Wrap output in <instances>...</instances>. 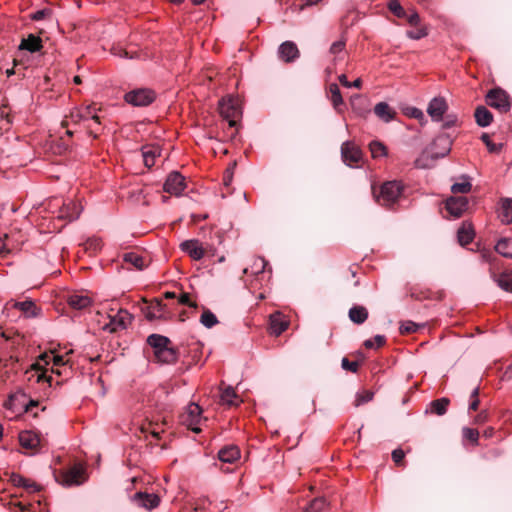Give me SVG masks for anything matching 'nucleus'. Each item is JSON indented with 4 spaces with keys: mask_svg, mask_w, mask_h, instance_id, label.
Masks as SVG:
<instances>
[{
    "mask_svg": "<svg viewBox=\"0 0 512 512\" xmlns=\"http://www.w3.org/2000/svg\"><path fill=\"white\" fill-rule=\"evenodd\" d=\"M70 353H72V350L66 355H56L53 352L44 353L39 356L36 363L31 365L28 373H31L32 377H36L37 382L46 381L51 386L52 376L46 375L47 369L44 366L51 365V372L58 376L67 375V372L71 369L70 359L67 357Z\"/></svg>",
    "mask_w": 512,
    "mask_h": 512,
    "instance_id": "nucleus-1",
    "label": "nucleus"
},
{
    "mask_svg": "<svg viewBox=\"0 0 512 512\" xmlns=\"http://www.w3.org/2000/svg\"><path fill=\"white\" fill-rule=\"evenodd\" d=\"M219 112L222 118L228 122V125L231 128L237 125V120L242 113L238 99L231 96L222 98L220 100Z\"/></svg>",
    "mask_w": 512,
    "mask_h": 512,
    "instance_id": "nucleus-2",
    "label": "nucleus"
},
{
    "mask_svg": "<svg viewBox=\"0 0 512 512\" xmlns=\"http://www.w3.org/2000/svg\"><path fill=\"white\" fill-rule=\"evenodd\" d=\"M403 186L398 181L385 182L380 189V193L375 195L376 201L382 206H391L400 197Z\"/></svg>",
    "mask_w": 512,
    "mask_h": 512,
    "instance_id": "nucleus-3",
    "label": "nucleus"
},
{
    "mask_svg": "<svg viewBox=\"0 0 512 512\" xmlns=\"http://www.w3.org/2000/svg\"><path fill=\"white\" fill-rule=\"evenodd\" d=\"M57 479L65 486L80 485L86 480L85 468L82 464H75L71 468L62 471Z\"/></svg>",
    "mask_w": 512,
    "mask_h": 512,
    "instance_id": "nucleus-4",
    "label": "nucleus"
},
{
    "mask_svg": "<svg viewBox=\"0 0 512 512\" xmlns=\"http://www.w3.org/2000/svg\"><path fill=\"white\" fill-rule=\"evenodd\" d=\"M202 409L196 403H190L186 411L181 415V422L187 428L191 429L195 433H199L201 428L199 427L202 421Z\"/></svg>",
    "mask_w": 512,
    "mask_h": 512,
    "instance_id": "nucleus-5",
    "label": "nucleus"
},
{
    "mask_svg": "<svg viewBox=\"0 0 512 512\" xmlns=\"http://www.w3.org/2000/svg\"><path fill=\"white\" fill-rule=\"evenodd\" d=\"M89 119L100 124V117L98 116L97 109L94 105H87L82 108L73 109L70 112V115L63 121V125H68L69 121L73 123H80Z\"/></svg>",
    "mask_w": 512,
    "mask_h": 512,
    "instance_id": "nucleus-6",
    "label": "nucleus"
},
{
    "mask_svg": "<svg viewBox=\"0 0 512 512\" xmlns=\"http://www.w3.org/2000/svg\"><path fill=\"white\" fill-rule=\"evenodd\" d=\"M155 93L151 89L139 88L125 94L124 99L128 104L136 107L148 106L155 100Z\"/></svg>",
    "mask_w": 512,
    "mask_h": 512,
    "instance_id": "nucleus-7",
    "label": "nucleus"
},
{
    "mask_svg": "<svg viewBox=\"0 0 512 512\" xmlns=\"http://www.w3.org/2000/svg\"><path fill=\"white\" fill-rule=\"evenodd\" d=\"M486 103L502 113L509 111L511 107L509 95L500 88H494L487 93Z\"/></svg>",
    "mask_w": 512,
    "mask_h": 512,
    "instance_id": "nucleus-8",
    "label": "nucleus"
},
{
    "mask_svg": "<svg viewBox=\"0 0 512 512\" xmlns=\"http://www.w3.org/2000/svg\"><path fill=\"white\" fill-rule=\"evenodd\" d=\"M452 140L449 135L441 134L437 136L431 144L428 153L432 159L445 157L451 150Z\"/></svg>",
    "mask_w": 512,
    "mask_h": 512,
    "instance_id": "nucleus-9",
    "label": "nucleus"
},
{
    "mask_svg": "<svg viewBox=\"0 0 512 512\" xmlns=\"http://www.w3.org/2000/svg\"><path fill=\"white\" fill-rule=\"evenodd\" d=\"M341 157L346 165L353 167L362 160V151L354 142L345 141L341 145Z\"/></svg>",
    "mask_w": 512,
    "mask_h": 512,
    "instance_id": "nucleus-10",
    "label": "nucleus"
},
{
    "mask_svg": "<svg viewBox=\"0 0 512 512\" xmlns=\"http://www.w3.org/2000/svg\"><path fill=\"white\" fill-rule=\"evenodd\" d=\"M185 188V178L179 172H171L163 186L165 192L174 196H180Z\"/></svg>",
    "mask_w": 512,
    "mask_h": 512,
    "instance_id": "nucleus-11",
    "label": "nucleus"
},
{
    "mask_svg": "<svg viewBox=\"0 0 512 512\" xmlns=\"http://www.w3.org/2000/svg\"><path fill=\"white\" fill-rule=\"evenodd\" d=\"M109 323L105 324L104 329L109 332H116L125 329L131 323L132 316L127 310L120 309L115 315L109 316Z\"/></svg>",
    "mask_w": 512,
    "mask_h": 512,
    "instance_id": "nucleus-12",
    "label": "nucleus"
},
{
    "mask_svg": "<svg viewBox=\"0 0 512 512\" xmlns=\"http://www.w3.org/2000/svg\"><path fill=\"white\" fill-rule=\"evenodd\" d=\"M448 110V104L443 97H434L428 104L427 113L435 122L443 120L444 114Z\"/></svg>",
    "mask_w": 512,
    "mask_h": 512,
    "instance_id": "nucleus-13",
    "label": "nucleus"
},
{
    "mask_svg": "<svg viewBox=\"0 0 512 512\" xmlns=\"http://www.w3.org/2000/svg\"><path fill=\"white\" fill-rule=\"evenodd\" d=\"M181 250L189 255L193 260H201L205 253L206 248L197 239L185 240L180 244Z\"/></svg>",
    "mask_w": 512,
    "mask_h": 512,
    "instance_id": "nucleus-14",
    "label": "nucleus"
},
{
    "mask_svg": "<svg viewBox=\"0 0 512 512\" xmlns=\"http://www.w3.org/2000/svg\"><path fill=\"white\" fill-rule=\"evenodd\" d=\"M131 500L136 506L143 507L147 510L157 507L160 503V499L156 494L146 492L135 493Z\"/></svg>",
    "mask_w": 512,
    "mask_h": 512,
    "instance_id": "nucleus-15",
    "label": "nucleus"
},
{
    "mask_svg": "<svg viewBox=\"0 0 512 512\" xmlns=\"http://www.w3.org/2000/svg\"><path fill=\"white\" fill-rule=\"evenodd\" d=\"M468 207V200L464 196H453L447 199L446 209L454 217H460Z\"/></svg>",
    "mask_w": 512,
    "mask_h": 512,
    "instance_id": "nucleus-16",
    "label": "nucleus"
},
{
    "mask_svg": "<svg viewBox=\"0 0 512 512\" xmlns=\"http://www.w3.org/2000/svg\"><path fill=\"white\" fill-rule=\"evenodd\" d=\"M278 56L282 61L290 63L299 58L300 52L294 42L285 41L278 48Z\"/></svg>",
    "mask_w": 512,
    "mask_h": 512,
    "instance_id": "nucleus-17",
    "label": "nucleus"
},
{
    "mask_svg": "<svg viewBox=\"0 0 512 512\" xmlns=\"http://www.w3.org/2000/svg\"><path fill=\"white\" fill-rule=\"evenodd\" d=\"M82 211V207L80 204L69 201L64 203L58 212L59 219H65L67 221L76 220Z\"/></svg>",
    "mask_w": 512,
    "mask_h": 512,
    "instance_id": "nucleus-18",
    "label": "nucleus"
},
{
    "mask_svg": "<svg viewBox=\"0 0 512 512\" xmlns=\"http://www.w3.org/2000/svg\"><path fill=\"white\" fill-rule=\"evenodd\" d=\"M20 310L26 317H36L40 314V309L35 305L32 300L25 301H10L7 306Z\"/></svg>",
    "mask_w": 512,
    "mask_h": 512,
    "instance_id": "nucleus-19",
    "label": "nucleus"
},
{
    "mask_svg": "<svg viewBox=\"0 0 512 512\" xmlns=\"http://www.w3.org/2000/svg\"><path fill=\"white\" fill-rule=\"evenodd\" d=\"M267 264L268 263L264 258L256 257L253 259L250 267L245 268L243 272L246 275L255 276L256 280H258L260 276H261V278L264 277Z\"/></svg>",
    "mask_w": 512,
    "mask_h": 512,
    "instance_id": "nucleus-20",
    "label": "nucleus"
},
{
    "mask_svg": "<svg viewBox=\"0 0 512 512\" xmlns=\"http://www.w3.org/2000/svg\"><path fill=\"white\" fill-rule=\"evenodd\" d=\"M19 442L23 448L35 450L40 445V438L33 431H22L19 434Z\"/></svg>",
    "mask_w": 512,
    "mask_h": 512,
    "instance_id": "nucleus-21",
    "label": "nucleus"
},
{
    "mask_svg": "<svg viewBox=\"0 0 512 512\" xmlns=\"http://www.w3.org/2000/svg\"><path fill=\"white\" fill-rule=\"evenodd\" d=\"M374 113L379 119L386 123L392 121L396 115L395 110L386 102L377 103L374 107Z\"/></svg>",
    "mask_w": 512,
    "mask_h": 512,
    "instance_id": "nucleus-22",
    "label": "nucleus"
},
{
    "mask_svg": "<svg viewBox=\"0 0 512 512\" xmlns=\"http://www.w3.org/2000/svg\"><path fill=\"white\" fill-rule=\"evenodd\" d=\"M218 458L222 462L233 463L240 458V450L234 445L224 447L219 451Z\"/></svg>",
    "mask_w": 512,
    "mask_h": 512,
    "instance_id": "nucleus-23",
    "label": "nucleus"
},
{
    "mask_svg": "<svg viewBox=\"0 0 512 512\" xmlns=\"http://www.w3.org/2000/svg\"><path fill=\"white\" fill-rule=\"evenodd\" d=\"M220 402L227 406H237L240 403V400L234 388L227 386L225 388H221Z\"/></svg>",
    "mask_w": 512,
    "mask_h": 512,
    "instance_id": "nucleus-24",
    "label": "nucleus"
},
{
    "mask_svg": "<svg viewBox=\"0 0 512 512\" xmlns=\"http://www.w3.org/2000/svg\"><path fill=\"white\" fill-rule=\"evenodd\" d=\"M288 327V322L281 313H275L270 316V329L275 335H280Z\"/></svg>",
    "mask_w": 512,
    "mask_h": 512,
    "instance_id": "nucleus-25",
    "label": "nucleus"
},
{
    "mask_svg": "<svg viewBox=\"0 0 512 512\" xmlns=\"http://www.w3.org/2000/svg\"><path fill=\"white\" fill-rule=\"evenodd\" d=\"M42 48V41L40 37L30 34L27 38L22 39L19 49L27 50L31 53L37 52Z\"/></svg>",
    "mask_w": 512,
    "mask_h": 512,
    "instance_id": "nucleus-26",
    "label": "nucleus"
},
{
    "mask_svg": "<svg viewBox=\"0 0 512 512\" xmlns=\"http://www.w3.org/2000/svg\"><path fill=\"white\" fill-rule=\"evenodd\" d=\"M67 302L72 308L81 310L89 307L92 301L88 295L75 293L68 296Z\"/></svg>",
    "mask_w": 512,
    "mask_h": 512,
    "instance_id": "nucleus-27",
    "label": "nucleus"
},
{
    "mask_svg": "<svg viewBox=\"0 0 512 512\" xmlns=\"http://www.w3.org/2000/svg\"><path fill=\"white\" fill-rule=\"evenodd\" d=\"M475 120L480 127H487L493 120L492 113L484 106H479L475 110Z\"/></svg>",
    "mask_w": 512,
    "mask_h": 512,
    "instance_id": "nucleus-28",
    "label": "nucleus"
},
{
    "mask_svg": "<svg viewBox=\"0 0 512 512\" xmlns=\"http://www.w3.org/2000/svg\"><path fill=\"white\" fill-rule=\"evenodd\" d=\"M165 312V305L162 300L155 299L147 308L146 317L149 320L162 318Z\"/></svg>",
    "mask_w": 512,
    "mask_h": 512,
    "instance_id": "nucleus-29",
    "label": "nucleus"
},
{
    "mask_svg": "<svg viewBox=\"0 0 512 512\" xmlns=\"http://www.w3.org/2000/svg\"><path fill=\"white\" fill-rule=\"evenodd\" d=\"M329 94V98L330 101L332 102L334 109L337 110L338 112H341L344 102L337 84L332 83L329 85Z\"/></svg>",
    "mask_w": 512,
    "mask_h": 512,
    "instance_id": "nucleus-30",
    "label": "nucleus"
},
{
    "mask_svg": "<svg viewBox=\"0 0 512 512\" xmlns=\"http://www.w3.org/2000/svg\"><path fill=\"white\" fill-rule=\"evenodd\" d=\"M499 218L502 223H512V199L505 198L501 201Z\"/></svg>",
    "mask_w": 512,
    "mask_h": 512,
    "instance_id": "nucleus-31",
    "label": "nucleus"
},
{
    "mask_svg": "<svg viewBox=\"0 0 512 512\" xmlns=\"http://www.w3.org/2000/svg\"><path fill=\"white\" fill-rule=\"evenodd\" d=\"M155 357L161 363L171 364V363L176 362V360H177V352L173 348L169 347V345H167L162 350H159L155 354Z\"/></svg>",
    "mask_w": 512,
    "mask_h": 512,
    "instance_id": "nucleus-32",
    "label": "nucleus"
},
{
    "mask_svg": "<svg viewBox=\"0 0 512 512\" xmlns=\"http://www.w3.org/2000/svg\"><path fill=\"white\" fill-rule=\"evenodd\" d=\"M147 343L154 349V354H156L159 350H162L169 345L170 340L169 338L159 334H151L147 338Z\"/></svg>",
    "mask_w": 512,
    "mask_h": 512,
    "instance_id": "nucleus-33",
    "label": "nucleus"
},
{
    "mask_svg": "<svg viewBox=\"0 0 512 512\" xmlns=\"http://www.w3.org/2000/svg\"><path fill=\"white\" fill-rule=\"evenodd\" d=\"M349 318L355 324H362L368 318V311L363 306H353L349 310Z\"/></svg>",
    "mask_w": 512,
    "mask_h": 512,
    "instance_id": "nucleus-34",
    "label": "nucleus"
},
{
    "mask_svg": "<svg viewBox=\"0 0 512 512\" xmlns=\"http://www.w3.org/2000/svg\"><path fill=\"white\" fill-rule=\"evenodd\" d=\"M459 243L464 246L472 242L474 238V231L470 224H463L457 233Z\"/></svg>",
    "mask_w": 512,
    "mask_h": 512,
    "instance_id": "nucleus-35",
    "label": "nucleus"
},
{
    "mask_svg": "<svg viewBox=\"0 0 512 512\" xmlns=\"http://www.w3.org/2000/svg\"><path fill=\"white\" fill-rule=\"evenodd\" d=\"M450 400L448 398H440L430 403V412L438 416H442L447 412Z\"/></svg>",
    "mask_w": 512,
    "mask_h": 512,
    "instance_id": "nucleus-36",
    "label": "nucleus"
},
{
    "mask_svg": "<svg viewBox=\"0 0 512 512\" xmlns=\"http://www.w3.org/2000/svg\"><path fill=\"white\" fill-rule=\"evenodd\" d=\"M123 260L125 263L132 265L136 269L142 270L145 267L144 258L135 252L125 253L123 256Z\"/></svg>",
    "mask_w": 512,
    "mask_h": 512,
    "instance_id": "nucleus-37",
    "label": "nucleus"
},
{
    "mask_svg": "<svg viewBox=\"0 0 512 512\" xmlns=\"http://www.w3.org/2000/svg\"><path fill=\"white\" fill-rule=\"evenodd\" d=\"M495 250L504 257L512 258V239L503 238L499 240L495 246Z\"/></svg>",
    "mask_w": 512,
    "mask_h": 512,
    "instance_id": "nucleus-38",
    "label": "nucleus"
},
{
    "mask_svg": "<svg viewBox=\"0 0 512 512\" xmlns=\"http://www.w3.org/2000/svg\"><path fill=\"white\" fill-rule=\"evenodd\" d=\"M371 155L374 159L385 157L387 155L386 146L380 141H372L369 144Z\"/></svg>",
    "mask_w": 512,
    "mask_h": 512,
    "instance_id": "nucleus-39",
    "label": "nucleus"
},
{
    "mask_svg": "<svg viewBox=\"0 0 512 512\" xmlns=\"http://www.w3.org/2000/svg\"><path fill=\"white\" fill-rule=\"evenodd\" d=\"M327 509L326 500L322 497L313 499L303 512H325Z\"/></svg>",
    "mask_w": 512,
    "mask_h": 512,
    "instance_id": "nucleus-40",
    "label": "nucleus"
},
{
    "mask_svg": "<svg viewBox=\"0 0 512 512\" xmlns=\"http://www.w3.org/2000/svg\"><path fill=\"white\" fill-rule=\"evenodd\" d=\"M160 152L157 148H145L142 156L146 167H152L155 164L156 156H159Z\"/></svg>",
    "mask_w": 512,
    "mask_h": 512,
    "instance_id": "nucleus-41",
    "label": "nucleus"
},
{
    "mask_svg": "<svg viewBox=\"0 0 512 512\" xmlns=\"http://www.w3.org/2000/svg\"><path fill=\"white\" fill-rule=\"evenodd\" d=\"M12 481L15 485L27 488L31 491H35L38 489V486L35 482H32L31 480L24 478L21 475L13 474Z\"/></svg>",
    "mask_w": 512,
    "mask_h": 512,
    "instance_id": "nucleus-42",
    "label": "nucleus"
},
{
    "mask_svg": "<svg viewBox=\"0 0 512 512\" xmlns=\"http://www.w3.org/2000/svg\"><path fill=\"white\" fill-rule=\"evenodd\" d=\"M414 29L406 31V36L413 40H420L428 35V29L425 25L413 26Z\"/></svg>",
    "mask_w": 512,
    "mask_h": 512,
    "instance_id": "nucleus-43",
    "label": "nucleus"
},
{
    "mask_svg": "<svg viewBox=\"0 0 512 512\" xmlns=\"http://www.w3.org/2000/svg\"><path fill=\"white\" fill-rule=\"evenodd\" d=\"M200 322L206 328H212L218 323V319L214 313L206 309L200 317Z\"/></svg>",
    "mask_w": 512,
    "mask_h": 512,
    "instance_id": "nucleus-44",
    "label": "nucleus"
},
{
    "mask_svg": "<svg viewBox=\"0 0 512 512\" xmlns=\"http://www.w3.org/2000/svg\"><path fill=\"white\" fill-rule=\"evenodd\" d=\"M498 285L505 291L512 292V272H504L497 279Z\"/></svg>",
    "mask_w": 512,
    "mask_h": 512,
    "instance_id": "nucleus-45",
    "label": "nucleus"
},
{
    "mask_svg": "<svg viewBox=\"0 0 512 512\" xmlns=\"http://www.w3.org/2000/svg\"><path fill=\"white\" fill-rule=\"evenodd\" d=\"M471 188H472V184L470 183V181L468 180V178H465V180L463 182H460V183H454L452 186H451V191L454 193V194H466V193H469L471 191Z\"/></svg>",
    "mask_w": 512,
    "mask_h": 512,
    "instance_id": "nucleus-46",
    "label": "nucleus"
},
{
    "mask_svg": "<svg viewBox=\"0 0 512 512\" xmlns=\"http://www.w3.org/2000/svg\"><path fill=\"white\" fill-rule=\"evenodd\" d=\"M388 9L398 18L406 17V11L398 0H390L388 2Z\"/></svg>",
    "mask_w": 512,
    "mask_h": 512,
    "instance_id": "nucleus-47",
    "label": "nucleus"
},
{
    "mask_svg": "<svg viewBox=\"0 0 512 512\" xmlns=\"http://www.w3.org/2000/svg\"><path fill=\"white\" fill-rule=\"evenodd\" d=\"M385 343V337L382 335H376L373 339H367L364 342V346L367 349L379 348Z\"/></svg>",
    "mask_w": 512,
    "mask_h": 512,
    "instance_id": "nucleus-48",
    "label": "nucleus"
},
{
    "mask_svg": "<svg viewBox=\"0 0 512 512\" xmlns=\"http://www.w3.org/2000/svg\"><path fill=\"white\" fill-rule=\"evenodd\" d=\"M373 395H374L373 392L368 391V390H365V391H362V392L358 393L356 395V399H355L354 405L356 407H358V406H360V405H362L364 403H367V402L371 401L372 398H373Z\"/></svg>",
    "mask_w": 512,
    "mask_h": 512,
    "instance_id": "nucleus-49",
    "label": "nucleus"
},
{
    "mask_svg": "<svg viewBox=\"0 0 512 512\" xmlns=\"http://www.w3.org/2000/svg\"><path fill=\"white\" fill-rule=\"evenodd\" d=\"M481 139L486 144L489 152H491V153H498L501 151V149L503 147V145L501 143H499V144L493 143L490 140V137L488 134H483Z\"/></svg>",
    "mask_w": 512,
    "mask_h": 512,
    "instance_id": "nucleus-50",
    "label": "nucleus"
},
{
    "mask_svg": "<svg viewBox=\"0 0 512 512\" xmlns=\"http://www.w3.org/2000/svg\"><path fill=\"white\" fill-rule=\"evenodd\" d=\"M338 80L346 88H357V89H359L362 86V80L360 78H357L352 83H349V81H348V79H347L345 74H341L338 77Z\"/></svg>",
    "mask_w": 512,
    "mask_h": 512,
    "instance_id": "nucleus-51",
    "label": "nucleus"
},
{
    "mask_svg": "<svg viewBox=\"0 0 512 512\" xmlns=\"http://www.w3.org/2000/svg\"><path fill=\"white\" fill-rule=\"evenodd\" d=\"M345 46H346V41L344 39L335 41L330 46V53L335 55V59H336L337 55L344 51Z\"/></svg>",
    "mask_w": 512,
    "mask_h": 512,
    "instance_id": "nucleus-52",
    "label": "nucleus"
},
{
    "mask_svg": "<svg viewBox=\"0 0 512 512\" xmlns=\"http://www.w3.org/2000/svg\"><path fill=\"white\" fill-rule=\"evenodd\" d=\"M463 436H464V438L468 439L469 441H471L474 444L478 443L479 432L476 429L464 428Z\"/></svg>",
    "mask_w": 512,
    "mask_h": 512,
    "instance_id": "nucleus-53",
    "label": "nucleus"
},
{
    "mask_svg": "<svg viewBox=\"0 0 512 512\" xmlns=\"http://www.w3.org/2000/svg\"><path fill=\"white\" fill-rule=\"evenodd\" d=\"M479 387H476L472 390L471 392V395H470V398H471V401H470V404H469V410H477L478 409V406H479Z\"/></svg>",
    "mask_w": 512,
    "mask_h": 512,
    "instance_id": "nucleus-54",
    "label": "nucleus"
},
{
    "mask_svg": "<svg viewBox=\"0 0 512 512\" xmlns=\"http://www.w3.org/2000/svg\"><path fill=\"white\" fill-rule=\"evenodd\" d=\"M10 127V119L8 114L0 108V135L3 131L8 130Z\"/></svg>",
    "mask_w": 512,
    "mask_h": 512,
    "instance_id": "nucleus-55",
    "label": "nucleus"
},
{
    "mask_svg": "<svg viewBox=\"0 0 512 512\" xmlns=\"http://www.w3.org/2000/svg\"><path fill=\"white\" fill-rule=\"evenodd\" d=\"M417 325L412 321H407L401 324L400 332L402 334L413 333L417 330Z\"/></svg>",
    "mask_w": 512,
    "mask_h": 512,
    "instance_id": "nucleus-56",
    "label": "nucleus"
},
{
    "mask_svg": "<svg viewBox=\"0 0 512 512\" xmlns=\"http://www.w3.org/2000/svg\"><path fill=\"white\" fill-rule=\"evenodd\" d=\"M51 15V11L49 9H41L37 10L31 15V19L35 21H40L45 19L46 17Z\"/></svg>",
    "mask_w": 512,
    "mask_h": 512,
    "instance_id": "nucleus-57",
    "label": "nucleus"
},
{
    "mask_svg": "<svg viewBox=\"0 0 512 512\" xmlns=\"http://www.w3.org/2000/svg\"><path fill=\"white\" fill-rule=\"evenodd\" d=\"M406 18H407V22L411 25V26H420L422 25L421 24V19H420V16L419 14L416 12V11H413L411 14L407 15L406 14Z\"/></svg>",
    "mask_w": 512,
    "mask_h": 512,
    "instance_id": "nucleus-58",
    "label": "nucleus"
},
{
    "mask_svg": "<svg viewBox=\"0 0 512 512\" xmlns=\"http://www.w3.org/2000/svg\"><path fill=\"white\" fill-rule=\"evenodd\" d=\"M342 368L351 372H356L358 370L357 362H350L347 358H343L341 362Z\"/></svg>",
    "mask_w": 512,
    "mask_h": 512,
    "instance_id": "nucleus-59",
    "label": "nucleus"
},
{
    "mask_svg": "<svg viewBox=\"0 0 512 512\" xmlns=\"http://www.w3.org/2000/svg\"><path fill=\"white\" fill-rule=\"evenodd\" d=\"M178 303L181 305H187L190 307H196V304L191 301L190 296L188 293H182L178 297Z\"/></svg>",
    "mask_w": 512,
    "mask_h": 512,
    "instance_id": "nucleus-60",
    "label": "nucleus"
},
{
    "mask_svg": "<svg viewBox=\"0 0 512 512\" xmlns=\"http://www.w3.org/2000/svg\"><path fill=\"white\" fill-rule=\"evenodd\" d=\"M404 457L405 453L402 449H395L392 452V459L397 465L401 464Z\"/></svg>",
    "mask_w": 512,
    "mask_h": 512,
    "instance_id": "nucleus-61",
    "label": "nucleus"
},
{
    "mask_svg": "<svg viewBox=\"0 0 512 512\" xmlns=\"http://www.w3.org/2000/svg\"><path fill=\"white\" fill-rule=\"evenodd\" d=\"M7 238V235L0 236V255L9 252V249L7 248V243L5 239Z\"/></svg>",
    "mask_w": 512,
    "mask_h": 512,
    "instance_id": "nucleus-62",
    "label": "nucleus"
},
{
    "mask_svg": "<svg viewBox=\"0 0 512 512\" xmlns=\"http://www.w3.org/2000/svg\"><path fill=\"white\" fill-rule=\"evenodd\" d=\"M487 418H488V415H487L486 411H482V412H480V413L475 417L474 422H475L476 424H482V423H484V422H486V421H487Z\"/></svg>",
    "mask_w": 512,
    "mask_h": 512,
    "instance_id": "nucleus-63",
    "label": "nucleus"
},
{
    "mask_svg": "<svg viewBox=\"0 0 512 512\" xmlns=\"http://www.w3.org/2000/svg\"><path fill=\"white\" fill-rule=\"evenodd\" d=\"M410 115L413 118H416V119H423L424 118L423 111L421 109H418V108H412L411 112H410Z\"/></svg>",
    "mask_w": 512,
    "mask_h": 512,
    "instance_id": "nucleus-64",
    "label": "nucleus"
}]
</instances>
